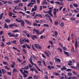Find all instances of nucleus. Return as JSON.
<instances>
[{
    "label": "nucleus",
    "instance_id": "obj_1",
    "mask_svg": "<svg viewBox=\"0 0 79 79\" xmlns=\"http://www.w3.org/2000/svg\"><path fill=\"white\" fill-rule=\"evenodd\" d=\"M16 21L18 22L19 23L21 22V26H23V27H24V24L25 23L24 22V21L22 20H16Z\"/></svg>",
    "mask_w": 79,
    "mask_h": 79
},
{
    "label": "nucleus",
    "instance_id": "obj_2",
    "mask_svg": "<svg viewBox=\"0 0 79 79\" xmlns=\"http://www.w3.org/2000/svg\"><path fill=\"white\" fill-rule=\"evenodd\" d=\"M34 46L36 48L39 49L40 50L42 49V47L40 46L38 44H35Z\"/></svg>",
    "mask_w": 79,
    "mask_h": 79
},
{
    "label": "nucleus",
    "instance_id": "obj_3",
    "mask_svg": "<svg viewBox=\"0 0 79 79\" xmlns=\"http://www.w3.org/2000/svg\"><path fill=\"white\" fill-rule=\"evenodd\" d=\"M9 26L10 28H12L13 26H15V27H17L19 26L16 25V23H14L9 25Z\"/></svg>",
    "mask_w": 79,
    "mask_h": 79
},
{
    "label": "nucleus",
    "instance_id": "obj_4",
    "mask_svg": "<svg viewBox=\"0 0 79 79\" xmlns=\"http://www.w3.org/2000/svg\"><path fill=\"white\" fill-rule=\"evenodd\" d=\"M55 62V63H60V62H61V60L60 59V58H56V56L54 58Z\"/></svg>",
    "mask_w": 79,
    "mask_h": 79
},
{
    "label": "nucleus",
    "instance_id": "obj_5",
    "mask_svg": "<svg viewBox=\"0 0 79 79\" xmlns=\"http://www.w3.org/2000/svg\"><path fill=\"white\" fill-rule=\"evenodd\" d=\"M36 17H40V18H42V15L41 14H36V15L33 18V19H35L36 18Z\"/></svg>",
    "mask_w": 79,
    "mask_h": 79
},
{
    "label": "nucleus",
    "instance_id": "obj_6",
    "mask_svg": "<svg viewBox=\"0 0 79 79\" xmlns=\"http://www.w3.org/2000/svg\"><path fill=\"white\" fill-rule=\"evenodd\" d=\"M19 42L20 45L21 44H24V40L22 39V38H21L20 39Z\"/></svg>",
    "mask_w": 79,
    "mask_h": 79
},
{
    "label": "nucleus",
    "instance_id": "obj_7",
    "mask_svg": "<svg viewBox=\"0 0 79 79\" xmlns=\"http://www.w3.org/2000/svg\"><path fill=\"white\" fill-rule=\"evenodd\" d=\"M31 37L33 40H34L35 39H37V37L36 35H32L31 36Z\"/></svg>",
    "mask_w": 79,
    "mask_h": 79
},
{
    "label": "nucleus",
    "instance_id": "obj_8",
    "mask_svg": "<svg viewBox=\"0 0 79 79\" xmlns=\"http://www.w3.org/2000/svg\"><path fill=\"white\" fill-rule=\"evenodd\" d=\"M14 3H15V4H18V3H19L21 2V0H18L17 1L15 0L13 1Z\"/></svg>",
    "mask_w": 79,
    "mask_h": 79
},
{
    "label": "nucleus",
    "instance_id": "obj_9",
    "mask_svg": "<svg viewBox=\"0 0 79 79\" xmlns=\"http://www.w3.org/2000/svg\"><path fill=\"white\" fill-rule=\"evenodd\" d=\"M19 35L18 34H16L15 35V34H11L10 35V37H18Z\"/></svg>",
    "mask_w": 79,
    "mask_h": 79
},
{
    "label": "nucleus",
    "instance_id": "obj_10",
    "mask_svg": "<svg viewBox=\"0 0 79 79\" xmlns=\"http://www.w3.org/2000/svg\"><path fill=\"white\" fill-rule=\"evenodd\" d=\"M45 16L46 17V18H48L49 19V20H52V19H51V17L50 16H49V15L48 14H46L45 15Z\"/></svg>",
    "mask_w": 79,
    "mask_h": 79
},
{
    "label": "nucleus",
    "instance_id": "obj_11",
    "mask_svg": "<svg viewBox=\"0 0 79 79\" xmlns=\"http://www.w3.org/2000/svg\"><path fill=\"white\" fill-rule=\"evenodd\" d=\"M48 68L50 70H52V69H55V67L53 66H51L50 67V66L48 65Z\"/></svg>",
    "mask_w": 79,
    "mask_h": 79
},
{
    "label": "nucleus",
    "instance_id": "obj_12",
    "mask_svg": "<svg viewBox=\"0 0 79 79\" xmlns=\"http://www.w3.org/2000/svg\"><path fill=\"white\" fill-rule=\"evenodd\" d=\"M1 71L3 74H6V71L4 69H2Z\"/></svg>",
    "mask_w": 79,
    "mask_h": 79
},
{
    "label": "nucleus",
    "instance_id": "obj_13",
    "mask_svg": "<svg viewBox=\"0 0 79 79\" xmlns=\"http://www.w3.org/2000/svg\"><path fill=\"white\" fill-rule=\"evenodd\" d=\"M61 71H64V70H66L67 69V68L65 66H63L62 68H61L60 69Z\"/></svg>",
    "mask_w": 79,
    "mask_h": 79
},
{
    "label": "nucleus",
    "instance_id": "obj_14",
    "mask_svg": "<svg viewBox=\"0 0 79 79\" xmlns=\"http://www.w3.org/2000/svg\"><path fill=\"white\" fill-rule=\"evenodd\" d=\"M53 14L55 18L57 17V16H56V11H54L53 12Z\"/></svg>",
    "mask_w": 79,
    "mask_h": 79
},
{
    "label": "nucleus",
    "instance_id": "obj_15",
    "mask_svg": "<svg viewBox=\"0 0 79 79\" xmlns=\"http://www.w3.org/2000/svg\"><path fill=\"white\" fill-rule=\"evenodd\" d=\"M32 57H30L29 61L31 63L32 66H33V62L32 61Z\"/></svg>",
    "mask_w": 79,
    "mask_h": 79
},
{
    "label": "nucleus",
    "instance_id": "obj_16",
    "mask_svg": "<svg viewBox=\"0 0 79 79\" xmlns=\"http://www.w3.org/2000/svg\"><path fill=\"white\" fill-rule=\"evenodd\" d=\"M39 76L37 75L36 76L35 75H34L33 76V78L34 79H39Z\"/></svg>",
    "mask_w": 79,
    "mask_h": 79
},
{
    "label": "nucleus",
    "instance_id": "obj_17",
    "mask_svg": "<svg viewBox=\"0 0 79 79\" xmlns=\"http://www.w3.org/2000/svg\"><path fill=\"white\" fill-rule=\"evenodd\" d=\"M44 53L46 55V56L48 58H49V57H50V55H49V54H48V53H47V52H46V51H45L44 52Z\"/></svg>",
    "mask_w": 79,
    "mask_h": 79
},
{
    "label": "nucleus",
    "instance_id": "obj_18",
    "mask_svg": "<svg viewBox=\"0 0 79 79\" xmlns=\"http://www.w3.org/2000/svg\"><path fill=\"white\" fill-rule=\"evenodd\" d=\"M58 32L56 31H54V35L55 37H58Z\"/></svg>",
    "mask_w": 79,
    "mask_h": 79
},
{
    "label": "nucleus",
    "instance_id": "obj_19",
    "mask_svg": "<svg viewBox=\"0 0 79 79\" xmlns=\"http://www.w3.org/2000/svg\"><path fill=\"white\" fill-rule=\"evenodd\" d=\"M34 30L36 32V34H38V35H39V31L37 30L36 29H35V28H34Z\"/></svg>",
    "mask_w": 79,
    "mask_h": 79
},
{
    "label": "nucleus",
    "instance_id": "obj_20",
    "mask_svg": "<svg viewBox=\"0 0 79 79\" xmlns=\"http://www.w3.org/2000/svg\"><path fill=\"white\" fill-rule=\"evenodd\" d=\"M12 64H10V66L11 68H15L14 66H15V63L13 62Z\"/></svg>",
    "mask_w": 79,
    "mask_h": 79
},
{
    "label": "nucleus",
    "instance_id": "obj_21",
    "mask_svg": "<svg viewBox=\"0 0 79 79\" xmlns=\"http://www.w3.org/2000/svg\"><path fill=\"white\" fill-rule=\"evenodd\" d=\"M4 14V13H2L0 15V20H1L3 18V15Z\"/></svg>",
    "mask_w": 79,
    "mask_h": 79
},
{
    "label": "nucleus",
    "instance_id": "obj_22",
    "mask_svg": "<svg viewBox=\"0 0 79 79\" xmlns=\"http://www.w3.org/2000/svg\"><path fill=\"white\" fill-rule=\"evenodd\" d=\"M1 47L2 48H3V47H4V46H5V44L3 42H1Z\"/></svg>",
    "mask_w": 79,
    "mask_h": 79
},
{
    "label": "nucleus",
    "instance_id": "obj_23",
    "mask_svg": "<svg viewBox=\"0 0 79 79\" xmlns=\"http://www.w3.org/2000/svg\"><path fill=\"white\" fill-rule=\"evenodd\" d=\"M12 48L13 49H14V50H17L18 52H20V50H18V48H15V47H13Z\"/></svg>",
    "mask_w": 79,
    "mask_h": 79
},
{
    "label": "nucleus",
    "instance_id": "obj_24",
    "mask_svg": "<svg viewBox=\"0 0 79 79\" xmlns=\"http://www.w3.org/2000/svg\"><path fill=\"white\" fill-rule=\"evenodd\" d=\"M4 28L5 29H8V26L7 25V24L6 23H4Z\"/></svg>",
    "mask_w": 79,
    "mask_h": 79
},
{
    "label": "nucleus",
    "instance_id": "obj_25",
    "mask_svg": "<svg viewBox=\"0 0 79 79\" xmlns=\"http://www.w3.org/2000/svg\"><path fill=\"white\" fill-rule=\"evenodd\" d=\"M64 52L65 55H67V56H69V53H68V52L64 51Z\"/></svg>",
    "mask_w": 79,
    "mask_h": 79
},
{
    "label": "nucleus",
    "instance_id": "obj_26",
    "mask_svg": "<svg viewBox=\"0 0 79 79\" xmlns=\"http://www.w3.org/2000/svg\"><path fill=\"white\" fill-rule=\"evenodd\" d=\"M60 26L61 27H63V26H64V23H63V22H62L60 24Z\"/></svg>",
    "mask_w": 79,
    "mask_h": 79
},
{
    "label": "nucleus",
    "instance_id": "obj_27",
    "mask_svg": "<svg viewBox=\"0 0 79 79\" xmlns=\"http://www.w3.org/2000/svg\"><path fill=\"white\" fill-rule=\"evenodd\" d=\"M69 63L68 64V65H69V66H72V65H73V64H72V61H69Z\"/></svg>",
    "mask_w": 79,
    "mask_h": 79
},
{
    "label": "nucleus",
    "instance_id": "obj_28",
    "mask_svg": "<svg viewBox=\"0 0 79 79\" xmlns=\"http://www.w3.org/2000/svg\"><path fill=\"white\" fill-rule=\"evenodd\" d=\"M34 4H35V3L30 2L27 5V6H29L30 5H34Z\"/></svg>",
    "mask_w": 79,
    "mask_h": 79
},
{
    "label": "nucleus",
    "instance_id": "obj_29",
    "mask_svg": "<svg viewBox=\"0 0 79 79\" xmlns=\"http://www.w3.org/2000/svg\"><path fill=\"white\" fill-rule=\"evenodd\" d=\"M15 10H20V8H19V7H18V6H15L14 8Z\"/></svg>",
    "mask_w": 79,
    "mask_h": 79
},
{
    "label": "nucleus",
    "instance_id": "obj_30",
    "mask_svg": "<svg viewBox=\"0 0 79 79\" xmlns=\"http://www.w3.org/2000/svg\"><path fill=\"white\" fill-rule=\"evenodd\" d=\"M17 69L14 68L13 69V71H12V72L13 73H15V72H17Z\"/></svg>",
    "mask_w": 79,
    "mask_h": 79
},
{
    "label": "nucleus",
    "instance_id": "obj_31",
    "mask_svg": "<svg viewBox=\"0 0 79 79\" xmlns=\"http://www.w3.org/2000/svg\"><path fill=\"white\" fill-rule=\"evenodd\" d=\"M49 44H50L52 45H53V41L52 40H49Z\"/></svg>",
    "mask_w": 79,
    "mask_h": 79
},
{
    "label": "nucleus",
    "instance_id": "obj_32",
    "mask_svg": "<svg viewBox=\"0 0 79 79\" xmlns=\"http://www.w3.org/2000/svg\"><path fill=\"white\" fill-rule=\"evenodd\" d=\"M19 32V30H15L12 31V32L14 33H15L16 32Z\"/></svg>",
    "mask_w": 79,
    "mask_h": 79
},
{
    "label": "nucleus",
    "instance_id": "obj_33",
    "mask_svg": "<svg viewBox=\"0 0 79 79\" xmlns=\"http://www.w3.org/2000/svg\"><path fill=\"white\" fill-rule=\"evenodd\" d=\"M26 23H27V24H29V26H31L32 24L31 23L28 21H26Z\"/></svg>",
    "mask_w": 79,
    "mask_h": 79
},
{
    "label": "nucleus",
    "instance_id": "obj_34",
    "mask_svg": "<svg viewBox=\"0 0 79 79\" xmlns=\"http://www.w3.org/2000/svg\"><path fill=\"white\" fill-rule=\"evenodd\" d=\"M30 2L31 3H36V1L35 0H31Z\"/></svg>",
    "mask_w": 79,
    "mask_h": 79
},
{
    "label": "nucleus",
    "instance_id": "obj_35",
    "mask_svg": "<svg viewBox=\"0 0 79 79\" xmlns=\"http://www.w3.org/2000/svg\"><path fill=\"white\" fill-rule=\"evenodd\" d=\"M4 68L5 69H6L7 70H10V68L8 67L7 66H4Z\"/></svg>",
    "mask_w": 79,
    "mask_h": 79
},
{
    "label": "nucleus",
    "instance_id": "obj_36",
    "mask_svg": "<svg viewBox=\"0 0 79 79\" xmlns=\"http://www.w3.org/2000/svg\"><path fill=\"white\" fill-rule=\"evenodd\" d=\"M18 6L19 7L21 6L22 7H23V4L22 3H19Z\"/></svg>",
    "mask_w": 79,
    "mask_h": 79
},
{
    "label": "nucleus",
    "instance_id": "obj_37",
    "mask_svg": "<svg viewBox=\"0 0 79 79\" xmlns=\"http://www.w3.org/2000/svg\"><path fill=\"white\" fill-rule=\"evenodd\" d=\"M13 15V13H12L11 11L9 12V15L10 16H12Z\"/></svg>",
    "mask_w": 79,
    "mask_h": 79
},
{
    "label": "nucleus",
    "instance_id": "obj_38",
    "mask_svg": "<svg viewBox=\"0 0 79 79\" xmlns=\"http://www.w3.org/2000/svg\"><path fill=\"white\" fill-rule=\"evenodd\" d=\"M73 5L74 6V7H75L76 8H77V7H78V5H77V4L74 3L73 4Z\"/></svg>",
    "mask_w": 79,
    "mask_h": 79
},
{
    "label": "nucleus",
    "instance_id": "obj_39",
    "mask_svg": "<svg viewBox=\"0 0 79 79\" xmlns=\"http://www.w3.org/2000/svg\"><path fill=\"white\" fill-rule=\"evenodd\" d=\"M70 68H72V69H77V68L73 66H71Z\"/></svg>",
    "mask_w": 79,
    "mask_h": 79
},
{
    "label": "nucleus",
    "instance_id": "obj_40",
    "mask_svg": "<svg viewBox=\"0 0 79 79\" xmlns=\"http://www.w3.org/2000/svg\"><path fill=\"white\" fill-rule=\"evenodd\" d=\"M6 45H11V42H10V41H8V42L6 43Z\"/></svg>",
    "mask_w": 79,
    "mask_h": 79
},
{
    "label": "nucleus",
    "instance_id": "obj_41",
    "mask_svg": "<svg viewBox=\"0 0 79 79\" xmlns=\"http://www.w3.org/2000/svg\"><path fill=\"white\" fill-rule=\"evenodd\" d=\"M75 47L77 48V41H76L75 42Z\"/></svg>",
    "mask_w": 79,
    "mask_h": 79
},
{
    "label": "nucleus",
    "instance_id": "obj_42",
    "mask_svg": "<svg viewBox=\"0 0 79 79\" xmlns=\"http://www.w3.org/2000/svg\"><path fill=\"white\" fill-rule=\"evenodd\" d=\"M7 74H8V75H9V76H11V72H7Z\"/></svg>",
    "mask_w": 79,
    "mask_h": 79
},
{
    "label": "nucleus",
    "instance_id": "obj_43",
    "mask_svg": "<svg viewBox=\"0 0 79 79\" xmlns=\"http://www.w3.org/2000/svg\"><path fill=\"white\" fill-rule=\"evenodd\" d=\"M58 22L57 21H55L54 22V24L56 25V26L57 25H58Z\"/></svg>",
    "mask_w": 79,
    "mask_h": 79
},
{
    "label": "nucleus",
    "instance_id": "obj_44",
    "mask_svg": "<svg viewBox=\"0 0 79 79\" xmlns=\"http://www.w3.org/2000/svg\"><path fill=\"white\" fill-rule=\"evenodd\" d=\"M3 63L4 64H5V65H7V66H8L9 65L8 64H7V63L5 61H3Z\"/></svg>",
    "mask_w": 79,
    "mask_h": 79
},
{
    "label": "nucleus",
    "instance_id": "obj_45",
    "mask_svg": "<svg viewBox=\"0 0 79 79\" xmlns=\"http://www.w3.org/2000/svg\"><path fill=\"white\" fill-rule=\"evenodd\" d=\"M46 0H44L43 2L42 3V4L43 5H45V3H46Z\"/></svg>",
    "mask_w": 79,
    "mask_h": 79
},
{
    "label": "nucleus",
    "instance_id": "obj_46",
    "mask_svg": "<svg viewBox=\"0 0 79 79\" xmlns=\"http://www.w3.org/2000/svg\"><path fill=\"white\" fill-rule=\"evenodd\" d=\"M24 40H25V42H27V43H29V40H25V38H24Z\"/></svg>",
    "mask_w": 79,
    "mask_h": 79
},
{
    "label": "nucleus",
    "instance_id": "obj_47",
    "mask_svg": "<svg viewBox=\"0 0 79 79\" xmlns=\"http://www.w3.org/2000/svg\"><path fill=\"white\" fill-rule=\"evenodd\" d=\"M59 45H60V47H62V48H63V44H62L61 43L59 42Z\"/></svg>",
    "mask_w": 79,
    "mask_h": 79
},
{
    "label": "nucleus",
    "instance_id": "obj_48",
    "mask_svg": "<svg viewBox=\"0 0 79 79\" xmlns=\"http://www.w3.org/2000/svg\"><path fill=\"white\" fill-rule=\"evenodd\" d=\"M37 11V10L34 8H32L31 9L32 12H34V11Z\"/></svg>",
    "mask_w": 79,
    "mask_h": 79
},
{
    "label": "nucleus",
    "instance_id": "obj_49",
    "mask_svg": "<svg viewBox=\"0 0 79 79\" xmlns=\"http://www.w3.org/2000/svg\"><path fill=\"white\" fill-rule=\"evenodd\" d=\"M32 48L33 50H34V51H36V49H35L34 48V46H33V45H32Z\"/></svg>",
    "mask_w": 79,
    "mask_h": 79
},
{
    "label": "nucleus",
    "instance_id": "obj_50",
    "mask_svg": "<svg viewBox=\"0 0 79 79\" xmlns=\"http://www.w3.org/2000/svg\"><path fill=\"white\" fill-rule=\"evenodd\" d=\"M67 74L69 76H72V73L70 72H69Z\"/></svg>",
    "mask_w": 79,
    "mask_h": 79
},
{
    "label": "nucleus",
    "instance_id": "obj_51",
    "mask_svg": "<svg viewBox=\"0 0 79 79\" xmlns=\"http://www.w3.org/2000/svg\"><path fill=\"white\" fill-rule=\"evenodd\" d=\"M71 71V69H67L66 70L67 72H69V71Z\"/></svg>",
    "mask_w": 79,
    "mask_h": 79
},
{
    "label": "nucleus",
    "instance_id": "obj_52",
    "mask_svg": "<svg viewBox=\"0 0 79 79\" xmlns=\"http://www.w3.org/2000/svg\"><path fill=\"white\" fill-rule=\"evenodd\" d=\"M22 51L24 53H26V49H23Z\"/></svg>",
    "mask_w": 79,
    "mask_h": 79
},
{
    "label": "nucleus",
    "instance_id": "obj_53",
    "mask_svg": "<svg viewBox=\"0 0 79 79\" xmlns=\"http://www.w3.org/2000/svg\"><path fill=\"white\" fill-rule=\"evenodd\" d=\"M23 32L25 34H27V31L26 30H24L23 31Z\"/></svg>",
    "mask_w": 79,
    "mask_h": 79
},
{
    "label": "nucleus",
    "instance_id": "obj_54",
    "mask_svg": "<svg viewBox=\"0 0 79 79\" xmlns=\"http://www.w3.org/2000/svg\"><path fill=\"white\" fill-rule=\"evenodd\" d=\"M29 69V66L28 65L25 67V69Z\"/></svg>",
    "mask_w": 79,
    "mask_h": 79
},
{
    "label": "nucleus",
    "instance_id": "obj_55",
    "mask_svg": "<svg viewBox=\"0 0 79 79\" xmlns=\"http://www.w3.org/2000/svg\"><path fill=\"white\" fill-rule=\"evenodd\" d=\"M23 77H27V74H24L23 75Z\"/></svg>",
    "mask_w": 79,
    "mask_h": 79
},
{
    "label": "nucleus",
    "instance_id": "obj_56",
    "mask_svg": "<svg viewBox=\"0 0 79 79\" xmlns=\"http://www.w3.org/2000/svg\"><path fill=\"white\" fill-rule=\"evenodd\" d=\"M11 42L12 43V44H15L16 42V40H14L12 41H11Z\"/></svg>",
    "mask_w": 79,
    "mask_h": 79
},
{
    "label": "nucleus",
    "instance_id": "obj_57",
    "mask_svg": "<svg viewBox=\"0 0 79 79\" xmlns=\"http://www.w3.org/2000/svg\"><path fill=\"white\" fill-rule=\"evenodd\" d=\"M77 77L76 76H73L72 77V79H77Z\"/></svg>",
    "mask_w": 79,
    "mask_h": 79
},
{
    "label": "nucleus",
    "instance_id": "obj_58",
    "mask_svg": "<svg viewBox=\"0 0 79 79\" xmlns=\"http://www.w3.org/2000/svg\"><path fill=\"white\" fill-rule=\"evenodd\" d=\"M33 26H37V23H33Z\"/></svg>",
    "mask_w": 79,
    "mask_h": 79
},
{
    "label": "nucleus",
    "instance_id": "obj_59",
    "mask_svg": "<svg viewBox=\"0 0 79 79\" xmlns=\"http://www.w3.org/2000/svg\"><path fill=\"white\" fill-rule=\"evenodd\" d=\"M58 50H59L60 52H63V50H62V49H61V48H58L57 49Z\"/></svg>",
    "mask_w": 79,
    "mask_h": 79
},
{
    "label": "nucleus",
    "instance_id": "obj_60",
    "mask_svg": "<svg viewBox=\"0 0 79 79\" xmlns=\"http://www.w3.org/2000/svg\"><path fill=\"white\" fill-rule=\"evenodd\" d=\"M77 67L78 68V69H79V62H78L77 65Z\"/></svg>",
    "mask_w": 79,
    "mask_h": 79
},
{
    "label": "nucleus",
    "instance_id": "obj_61",
    "mask_svg": "<svg viewBox=\"0 0 79 79\" xmlns=\"http://www.w3.org/2000/svg\"><path fill=\"white\" fill-rule=\"evenodd\" d=\"M7 3H8V4H12V2H11V1H8V2H7Z\"/></svg>",
    "mask_w": 79,
    "mask_h": 79
},
{
    "label": "nucleus",
    "instance_id": "obj_62",
    "mask_svg": "<svg viewBox=\"0 0 79 79\" xmlns=\"http://www.w3.org/2000/svg\"><path fill=\"white\" fill-rule=\"evenodd\" d=\"M34 8L35 9L36 11L37 10V6H34Z\"/></svg>",
    "mask_w": 79,
    "mask_h": 79
},
{
    "label": "nucleus",
    "instance_id": "obj_63",
    "mask_svg": "<svg viewBox=\"0 0 79 79\" xmlns=\"http://www.w3.org/2000/svg\"><path fill=\"white\" fill-rule=\"evenodd\" d=\"M73 11H74V13H78L79 12V11L78 10H74Z\"/></svg>",
    "mask_w": 79,
    "mask_h": 79
},
{
    "label": "nucleus",
    "instance_id": "obj_64",
    "mask_svg": "<svg viewBox=\"0 0 79 79\" xmlns=\"http://www.w3.org/2000/svg\"><path fill=\"white\" fill-rule=\"evenodd\" d=\"M32 79V76H30L28 77L27 79Z\"/></svg>",
    "mask_w": 79,
    "mask_h": 79
}]
</instances>
